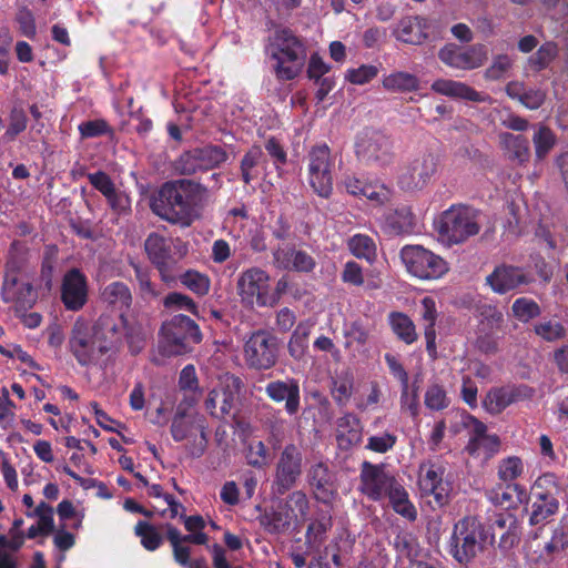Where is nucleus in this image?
Wrapping results in <instances>:
<instances>
[{
    "label": "nucleus",
    "instance_id": "obj_1",
    "mask_svg": "<svg viewBox=\"0 0 568 568\" xmlns=\"http://www.w3.org/2000/svg\"><path fill=\"white\" fill-rule=\"evenodd\" d=\"M206 187L192 180L165 182L152 202V211L161 219L181 226H190L197 216L196 206Z\"/></svg>",
    "mask_w": 568,
    "mask_h": 568
},
{
    "label": "nucleus",
    "instance_id": "obj_2",
    "mask_svg": "<svg viewBox=\"0 0 568 568\" xmlns=\"http://www.w3.org/2000/svg\"><path fill=\"white\" fill-rule=\"evenodd\" d=\"M561 487L558 478L552 473L540 475L531 485L529 493V519L530 526L537 528L530 532L534 540H538L546 524L559 511V495Z\"/></svg>",
    "mask_w": 568,
    "mask_h": 568
},
{
    "label": "nucleus",
    "instance_id": "obj_3",
    "mask_svg": "<svg viewBox=\"0 0 568 568\" xmlns=\"http://www.w3.org/2000/svg\"><path fill=\"white\" fill-rule=\"evenodd\" d=\"M271 47V58L276 62L275 77L280 81H291L298 77L306 60V48L302 39L291 29L282 28L275 31Z\"/></svg>",
    "mask_w": 568,
    "mask_h": 568
},
{
    "label": "nucleus",
    "instance_id": "obj_4",
    "mask_svg": "<svg viewBox=\"0 0 568 568\" xmlns=\"http://www.w3.org/2000/svg\"><path fill=\"white\" fill-rule=\"evenodd\" d=\"M485 526L474 516L460 518L453 527L446 550L460 566L467 567L484 550Z\"/></svg>",
    "mask_w": 568,
    "mask_h": 568
},
{
    "label": "nucleus",
    "instance_id": "obj_5",
    "mask_svg": "<svg viewBox=\"0 0 568 568\" xmlns=\"http://www.w3.org/2000/svg\"><path fill=\"white\" fill-rule=\"evenodd\" d=\"M160 336V351L165 356L189 354L203 338L199 325L184 314L173 315L163 322Z\"/></svg>",
    "mask_w": 568,
    "mask_h": 568
},
{
    "label": "nucleus",
    "instance_id": "obj_6",
    "mask_svg": "<svg viewBox=\"0 0 568 568\" xmlns=\"http://www.w3.org/2000/svg\"><path fill=\"white\" fill-rule=\"evenodd\" d=\"M480 212L466 204H453L440 215L438 234L448 245L462 244L480 231Z\"/></svg>",
    "mask_w": 568,
    "mask_h": 568
},
{
    "label": "nucleus",
    "instance_id": "obj_7",
    "mask_svg": "<svg viewBox=\"0 0 568 568\" xmlns=\"http://www.w3.org/2000/svg\"><path fill=\"white\" fill-rule=\"evenodd\" d=\"M69 351L79 365L90 366L99 363L109 352V346L93 325L82 318H78L71 328Z\"/></svg>",
    "mask_w": 568,
    "mask_h": 568
},
{
    "label": "nucleus",
    "instance_id": "obj_8",
    "mask_svg": "<svg viewBox=\"0 0 568 568\" xmlns=\"http://www.w3.org/2000/svg\"><path fill=\"white\" fill-rule=\"evenodd\" d=\"M281 341L267 329L248 334L243 344V359L246 367L255 372L268 371L278 362Z\"/></svg>",
    "mask_w": 568,
    "mask_h": 568
},
{
    "label": "nucleus",
    "instance_id": "obj_9",
    "mask_svg": "<svg viewBox=\"0 0 568 568\" xmlns=\"http://www.w3.org/2000/svg\"><path fill=\"white\" fill-rule=\"evenodd\" d=\"M307 178L313 191L323 199L333 193L336 156L326 143L313 145L307 153Z\"/></svg>",
    "mask_w": 568,
    "mask_h": 568
},
{
    "label": "nucleus",
    "instance_id": "obj_10",
    "mask_svg": "<svg viewBox=\"0 0 568 568\" xmlns=\"http://www.w3.org/2000/svg\"><path fill=\"white\" fill-rule=\"evenodd\" d=\"M407 272L423 281L443 277L448 271V263L439 255L422 245H405L399 252Z\"/></svg>",
    "mask_w": 568,
    "mask_h": 568
},
{
    "label": "nucleus",
    "instance_id": "obj_11",
    "mask_svg": "<svg viewBox=\"0 0 568 568\" xmlns=\"http://www.w3.org/2000/svg\"><path fill=\"white\" fill-rule=\"evenodd\" d=\"M359 162L366 166L384 169L394 163L395 152L390 136L378 130H366L355 144Z\"/></svg>",
    "mask_w": 568,
    "mask_h": 568
},
{
    "label": "nucleus",
    "instance_id": "obj_12",
    "mask_svg": "<svg viewBox=\"0 0 568 568\" xmlns=\"http://www.w3.org/2000/svg\"><path fill=\"white\" fill-rule=\"evenodd\" d=\"M446 466L438 458H429L419 464L418 487L424 496H433L439 507L450 501L453 481L445 477Z\"/></svg>",
    "mask_w": 568,
    "mask_h": 568
},
{
    "label": "nucleus",
    "instance_id": "obj_13",
    "mask_svg": "<svg viewBox=\"0 0 568 568\" xmlns=\"http://www.w3.org/2000/svg\"><path fill=\"white\" fill-rule=\"evenodd\" d=\"M243 386V382L239 376L226 375L219 386L210 390L204 406L211 416L226 419L234 418L236 415V399Z\"/></svg>",
    "mask_w": 568,
    "mask_h": 568
},
{
    "label": "nucleus",
    "instance_id": "obj_14",
    "mask_svg": "<svg viewBox=\"0 0 568 568\" xmlns=\"http://www.w3.org/2000/svg\"><path fill=\"white\" fill-rule=\"evenodd\" d=\"M438 160L432 153H424L400 168L397 185L405 192L420 191L427 186L437 172Z\"/></svg>",
    "mask_w": 568,
    "mask_h": 568
},
{
    "label": "nucleus",
    "instance_id": "obj_15",
    "mask_svg": "<svg viewBox=\"0 0 568 568\" xmlns=\"http://www.w3.org/2000/svg\"><path fill=\"white\" fill-rule=\"evenodd\" d=\"M227 160L226 151L220 145H205L183 152L175 162V170L183 175L217 168Z\"/></svg>",
    "mask_w": 568,
    "mask_h": 568
},
{
    "label": "nucleus",
    "instance_id": "obj_16",
    "mask_svg": "<svg viewBox=\"0 0 568 568\" xmlns=\"http://www.w3.org/2000/svg\"><path fill=\"white\" fill-rule=\"evenodd\" d=\"M303 455L294 444H287L280 454L276 463L274 487L278 495H284L293 488L302 475Z\"/></svg>",
    "mask_w": 568,
    "mask_h": 568
},
{
    "label": "nucleus",
    "instance_id": "obj_17",
    "mask_svg": "<svg viewBox=\"0 0 568 568\" xmlns=\"http://www.w3.org/2000/svg\"><path fill=\"white\" fill-rule=\"evenodd\" d=\"M144 250L150 262L158 270L161 280L168 285L173 286L176 283V276L173 272L171 240L152 232L144 242Z\"/></svg>",
    "mask_w": 568,
    "mask_h": 568
},
{
    "label": "nucleus",
    "instance_id": "obj_18",
    "mask_svg": "<svg viewBox=\"0 0 568 568\" xmlns=\"http://www.w3.org/2000/svg\"><path fill=\"white\" fill-rule=\"evenodd\" d=\"M439 60L455 69L473 70L481 67L487 60V49L476 43L462 49L455 43H447L438 51Z\"/></svg>",
    "mask_w": 568,
    "mask_h": 568
},
{
    "label": "nucleus",
    "instance_id": "obj_19",
    "mask_svg": "<svg viewBox=\"0 0 568 568\" xmlns=\"http://www.w3.org/2000/svg\"><path fill=\"white\" fill-rule=\"evenodd\" d=\"M395 476L385 469L383 464L363 462L359 474V490L373 501L382 500L392 487Z\"/></svg>",
    "mask_w": 568,
    "mask_h": 568
},
{
    "label": "nucleus",
    "instance_id": "obj_20",
    "mask_svg": "<svg viewBox=\"0 0 568 568\" xmlns=\"http://www.w3.org/2000/svg\"><path fill=\"white\" fill-rule=\"evenodd\" d=\"M268 274L258 267H251L239 276L237 292L248 305L265 306L268 302Z\"/></svg>",
    "mask_w": 568,
    "mask_h": 568
},
{
    "label": "nucleus",
    "instance_id": "obj_21",
    "mask_svg": "<svg viewBox=\"0 0 568 568\" xmlns=\"http://www.w3.org/2000/svg\"><path fill=\"white\" fill-rule=\"evenodd\" d=\"M60 298L67 311L78 312L89 298L88 278L79 268L73 267L62 277Z\"/></svg>",
    "mask_w": 568,
    "mask_h": 568
},
{
    "label": "nucleus",
    "instance_id": "obj_22",
    "mask_svg": "<svg viewBox=\"0 0 568 568\" xmlns=\"http://www.w3.org/2000/svg\"><path fill=\"white\" fill-rule=\"evenodd\" d=\"M536 541L530 537L527 556L535 564H550L568 548V528L558 524L552 528L548 541Z\"/></svg>",
    "mask_w": 568,
    "mask_h": 568
},
{
    "label": "nucleus",
    "instance_id": "obj_23",
    "mask_svg": "<svg viewBox=\"0 0 568 568\" xmlns=\"http://www.w3.org/2000/svg\"><path fill=\"white\" fill-rule=\"evenodd\" d=\"M0 296L3 303L14 304L17 311H28L36 304L38 293L30 282L20 281L14 273H6Z\"/></svg>",
    "mask_w": 568,
    "mask_h": 568
},
{
    "label": "nucleus",
    "instance_id": "obj_24",
    "mask_svg": "<svg viewBox=\"0 0 568 568\" xmlns=\"http://www.w3.org/2000/svg\"><path fill=\"white\" fill-rule=\"evenodd\" d=\"M532 395L534 389L527 385L494 387L486 394L483 403L488 413L497 415L509 405L528 399Z\"/></svg>",
    "mask_w": 568,
    "mask_h": 568
},
{
    "label": "nucleus",
    "instance_id": "obj_25",
    "mask_svg": "<svg viewBox=\"0 0 568 568\" xmlns=\"http://www.w3.org/2000/svg\"><path fill=\"white\" fill-rule=\"evenodd\" d=\"M531 282L532 278L521 267L508 264L496 266L486 277V283L498 294H505Z\"/></svg>",
    "mask_w": 568,
    "mask_h": 568
},
{
    "label": "nucleus",
    "instance_id": "obj_26",
    "mask_svg": "<svg viewBox=\"0 0 568 568\" xmlns=\"http://www.w3.org/2000/svg\"><path fill=\"white\" fill-rule=\"evenodd\" d=\"M265 394L274 403L285 402V410L290 416L296 415L301 408V389L298 381L295 378L267 383Z\"/></svg>",
    "mask_w": 568,
    "mask_h": 568
},
{
    "label": "nucleus",
    "instance_id": "obj_27",
    "mask_svg": "<svg viewBox=\"0 0 568 568\" xmlns=\"http://www.w3.org/2000/svg\"><path fill=\"white\" fill-rule=\"evenodd\" d=\"M428 19L420 16H408L399 20L393 36L407 44L419 45L428 38Z\"/></svg>",
    "mask_w": 568,
    "mask_h": 568
},
{
    "label": "nucleus",
    "instance_id": "obj_28",
    "mask_svg": "<svg viewBox=\"0 0 568 568\" xmlns=\"http://www.w3.org/2000/svg\"><path fill=\"white\" fill-rule=\"evenodd\" d=\"M430 89L442 95L471 102L483 103L489 100V95L486 93L476 91L466 83L455 80L437 79L432 83Z\"/></svg>",
    "mask_w": 568,
    "mask_h": 568
},
{
    "label": "nucleus",
    "instance_id": "obj_29",
    "mask_svg": "<svg viewBox=\"0 0 568 568\" xmlns=\"http://www.w3.org/2000/svg\"><path fill=\"white\" fill-rule=\"evenodd\" d=\"M307 479L318 500H328L334 491V474L327 464L318 462L311 466L307 473Z\"/></svg>",
    "mask_w": 568,
    "mask_h": 568
},
{
    "label": "nucleus",
    "instance_id": "obj_30",
    "mask_svg": "<svg viewBox=\"0 0 568 568\" xmlns=\"http://www.w3.org/2000/svg\"><path fill=\"white\" fill-rule=\"evenodd\" d=\"M420 316L424 321V336L426 341V352L430 359L435 361L438 357L436 346V331L435 325L437 321V308L433 297L425 296L422 302Z\"/></svg>",
    "mask_w": 568,
    "mask_h": 568
},
{
    "label": "nucleus",
    "instance_id": "obj_31",
    "mask_svg": "<svg viewBox=\"0 0 568 568\" xmlns=\"http://www.w3.org/2000/svg\"><path fill=\"white\" fill-rule=\"evenodd\" d=\"M415 224L412 209L403 205L385 216L384 229L389 235H405L414 232Z\"/></svg>",
    "mask_w": 568,
    "mask_h": 568
},
{
    "label": "nucleus",
    "instance_id": "obj_32",
    "mask_svg": "<svg viewBox=\"0 0 568 568\" xmlns=\"http://www.w3.org/2000/svg\"><path fill=\"white\" fill-rule=\"evenodd\" d=\"M333 526L332 515L328 510L318 509L310 523L305 534V545L311 549L320 548L326 539V534Z\"/></svg>",
    "mask_w": 568,
    "mask_h": 568
},
{
    "label": "nucleus",
    "instance_id": "obj_33",
    "mask_svg": "<svg viewBox=\"0 0 568 568\" xmlns=\"http://www.w3.org/2000/svg\"><path fill=\"white\" fill-rule=\"evenodd\" d=\"M362 426L359 418L353 413H346L336 420V439L339 446H353L359 443Z\"/></svg>",
    "mask_w": 568,
    "mask_h": 568
},
{
    "label": "nucleus",
    "instance_id": "obj_34",
    "mask_svg": "<svg viewBox=\"0 0 568 568\" xmlns=\"http://www.w3.org/2000/svg\"><path fill=\"white\" fill-rule=\"evenodd\" d=\"M265 163L263 150L258 145H253L243 155L240 162L241 179L248 185L257 180Z\"/></svg>",
    "mask_w": 568,
    "mask_h": 568
},
{
    "label": "nucleus",
    "instance_id": "obj_35",
    "mask_svg": "<svg viewBox=\"0 0 568 568\" xmlns=\"http://www.w3.org/2000/svg\"><path fill=\"white\" fill-rule=\"evenodd\" d=\"M101 298L121 313L130 310L133 300L130 287L120 281L108 284L101 293Z\"/></svg>",
    "mask_w": 568,
    "mask_h": 568
},
{
    "label": "nucleus",
    "instance_id": "obj_36",
    "mask_svg": "<svg viewBox=\"0 0 568 568\" xmlns=\"http://www.w3.org/2000/svg\"><path fill=\"white\" fill-rule=\"evenodd\" d=\"M503 148L508 152L509 158L523 164L530 158L529 141L524 135H515L509 132L499 134Z\"/></svg>",
    "mask_w": 568,
    "mask_h": 568
},
{
    "label": "nucleus",
    "instance_id": "obj_37",
    "mask_svg": "<svg viewBox=\"0 0 568 568\" xmlns=\"http://www.w3.org/2000/svg\"><path fill=\"white\" fill-rule=\"evenodd\" d=\"M382 85L388 92H414L419 89V79L405 71H395L383 78Z\"/></svg>",
    "mask_w": 568,
    "mask_h": 568
},
{
    "label": "nucleus",
    "instance_id": "obj_38",
    "mask_svg": "<svg viewBox=\"0 0 568 568\" xmlns=\"http://www.w3.org/2000/svg\"><path fill=\"white\" fill-rule=\"evenodd\" d=\"M175 276L176 282L199 297L205 296L210 292L211 280L204 273L190 268Z\"/></svg>",
    "mask_w": 568,
    "mask_h": 568
},
{
    "label": "nucleus",
    "instance_id": "obj_39",
    "mask_svg": "<svg viewBox=\"0 0 568 568\" xmlns=\"http://www.w3.org/2000/svg\"><path fill=\"white\" fill-rule=\"evenodd\" d=\"M28 123L29 118L23 106L21 104L12 105L8 115V126L2 139L7 142L14 141L18 135L27 130Z\"/></svg>",
    "mask_w": 568,
    "mask_h": 568
},
{
    "label": "nucleus",
    "instance_id": "obj_40",
    "mask_svg": "<svg viewBox=\"0 0 568 568\" xmlns=\"http://www.w3.org/2000/svg\"><path fill=\"white\" fill-rule=\"evenodd\" d=\"M389 324L396 336L406 344H413L417 339L415 324L408 315L393 312L389 314Z\"/></svg>",
    "mask_w": 568,
    "mask_h": 568
},
{
    "label": "nucleus",
    "instance_id": "obj_41",
    "mask_svg": "<svg viewBox=\"0 0 568 568\" xmlns=\"http://www.w3.org/2000/svg\"><path fill=\"white\" fill-rule=\"evenodd\" d=\"M348 250L357 258H364L372 263L376 258L375 241L367 234H355L347 242Z\"/></svg>",
    "mask_w": 568,
    "mask_h": 568
},
{
    "label": "nucleus",
    "instance_id": "obj_42",
    "mask_svg": "<svg viewBox=\"0 0 568 568\" xmlns=\"http://www.w3.org/2000/svg\"><path fill=\"white\" fill-rule=\"evenodd\" d=\"M162 528L165 529L166 539L172 546L174 560L179 565L187 567L192 562L190 560L191 549L186 546H182L180 530L172 524H165Z\"/></svg>",
    "mask_w": 568,
    "mask_h": 568
},
{
    "label": "nucleus",
    "instance_id": "obj_43",
    "mask_svg": "<svg viewBox=\"0 0 568 568\" xmlns=\"http://www.w3.org/2000/svg\"><path fill=\"white\" fill-rule=\"evenodd\" d=\"M134 534L140 537L141 545L148 551H155L163 544L162 535L149 521L139 520L134 527Z\"/></svg>",
    "mask_w": 568,
    "mask_h": 568
},
{
    "label": "nucleus",
    "instance_id": "obj_44",
    "mask_svg": "<svg viewBox=\"0 0 568 568\" xmlns=\"http://www.w3.org/2000/svg\"><path fill=\"white\" fill-rule=\"evenodd\" d=\"M310 326L300 323L291 335L287 344V351L292 358L300 361L304 357L308 348Z\"/></svg>",
    "mask_w": 568,
    "mask_h": 568
},
{
    "label": "nucleus",
    "instance_id": "obj_45",
    "mask_svg": "<svg viewBox=\"0 0 568 568\" xmlns=\"http://www.w3.org/2000/svg\"><path fill=\"white\" fill-rule=\"evenodd\" d=\"M424 404L426 408L433 412H440L450 405V399L444 385L434 382L430 383L424 395Z\"/></svg>",
    "mask_w": 568,
    "mask_h": 568
},
{
    "label": "nucleus",
    "instance_id": "obj_46",
    "mask_svg": "<svg viewBox=\"0 0 568 568\" xmlns=\"http://www.w3.org/2000/svg\"><path fill=\"white\" fill-rule=\"evenodd\" d=\"M525 465L520 457L508 456L498 463L497 476L505 483L515 481L524 474Z\"/></svg>",
    "mask_w": 568,
    "mask_h": 568
},
{
    "label": "nucleus",
    "instance_id": "obj_47",
    "mask_svg": "<svg viewBox=\"0 0 568 568\" xmlns=\"http://www.w3.org/2000/svg\"><path fill=\"white\" fill-rule=\"evenodd\" d=\"M558 54V47L555 42H546L529 58L532 70L541 71L549 67Z\"/></svg>",
    "mask_w": 568,
    "mask_h": 568
},
{
    "label": "nucleus",
    "instance_id": "obj_48",
    "mask_svg": "<svg viewBox=\"0 0 568 568\" xmlns=\"http://www.w3.org/2000/svg\"><path fill=\"white\" fill-rule=\"evenodd\" d=\"M418 389L419 387L416 384H413L412 386L409 383L400 385V409L403 412H407L413 418H416L419 415Z\"/></svg>",
    "mask_w": 568,
    "mask_h": 568
},
{
    "label": "nucleus",
    "instance_id": "obj_49",
    "mask_svg": "<svg viewBox=\"0 0 568 568\" xmlns=\"http://www.w3.org/2000/svg\"><path fill=\"white\" fill-rule=\"evenodd\" d=\"M353 376L349 373L333 379L332 396L338 406H345L353 394Z\"/></svg>",
    "mask_w": 568,
    "mask_h": 568
},
{
    "label": "nucleus",
    "instance_id": "obj_50",
    "mask_svg": "<svg viewBox=\"0 0 568 568\" xmlns=\"http://www.w3.org/2000/svg\"><path fill=\"white\" fill-rule=\"evenodd\" d=\"M556 141L552 130L546 125H540L532 138L536 156L544 159L555 146Z\"/></svg>",
    "mask_w": 568,
    "mask_h": 568
},
{
    "label": "nucleus",
    "instance_id": "obj_51",
    "mask_svg": "<svg viewBox=\"0 0 568 568\" xmlns=\"http://www.w3.org/2000/svg\"><path fill=\"white\" fill-rule=\"evenodd\" d=\"M81 139H93L102 135H113L114 130L104 119L81 122L78 126Z\"/></svg>",
    "mask_w": 568,
    "mask_h": 568
},
{
    "label": "nucleus",
    "instance_id": "obj_52",
    "mask_svg": "<svg viewBox=\"0 0 568 568\" xmlns=\"http://www.w3.org/2000/svg\"><path fill=\"white\" fill-rule=\"evenodd\" d=\"M261 525L270 534H278L285 531L290 526L286 514L278 510L265 511L260 518Z\"/></svg>",
    "mask_w": 568,
    "mask_h": 568
},
{
    "label": "nucleus",
    "instance_id": "obj_53",
    "mask_svg": "<svg viewBox=\"0 0 568 568\" xmlns=\"http://www.w3.org/2000/svg\"><path fill=\"white\" fill-rule=\"evenodd\" d=\"M379 68L374 64H361L358 68L347 69L345 80L355 85H364L375 79Z\"/></svg>",
    "mask_w": 568,
    "mask_h": 568
},
{
    "label": "nucleus",
    "instance_id": "obj_54",
    "mask_svg": "<svg viewBox=\"0 0 568 568\" xmlns=\"http://www.w3.org/2000/svg\"><path fill=\"white\" fill-rule=\"evenodd\" d=\"M511 311L514 316L523 323H527L540 315L539 305L534 300L526 297L517 298L513 303Z\"/></svg>",
    "mask_w": 568,
    "mask_h": 568
},
{
    "label": "nucleus",
    "instance_id": "obj_55",
    "mask_svg": "<svg viewBox=\"0 0 568 568\" xmlns=\"http://www.w3.org/2000/svg\"><path fill=\"white\" fill-rule=\"evenodd\" d=\"M163 306L165 308L183 310L195 316H199V307L196 303L190 296L183 293H169L163 300Z\"/></svg>",
    "mask_w": 568,
    "mask_h": 568
},
{
    "label": "nucleus",
    "instance_id": "obj_56",
    "mask_svg": "<svg viewBox=\"0 0 568 568\" xmlns=\"http://www.w3.org/2000/svg\"><path fill=\"white\" fill-rule=\"evenodd\" d=\"M134 270V275L139 284V290L142 297H156L159 292L154 283L151 281V271L148 267L141 266L140 264H131Z\"/></svg>",
    "mask_w": 568,
    "mask_h": 568
},
{
    "label": "nucleus",
    "instance_id": "obj_57",
    "mask_svg": "<svg viewBox=\"0 0 568 568\" xmlns=\"http://www.w3.org/2000/svg\"><path fill=\"white\" fill-rule=\"evenodd\" d=\"M486 496L493 505L505 509L515 508L517 506L513 494L509 489H506V484H499L487 490Z\"/></svg>",
    "mask_w": 568,
    "mask_h": 568
},
{
    "label": "nucleus",
    "instance_id": "obj_58",
    "mask_svg": "<svg viewBox=\"0 0 568 568\" xmlns=\"http://www.w3.org/2000/svg\"><path fill=\"white\" fill-rule=\"evenodd\" d=\"M396 443L397 436L386 432L382 435H374L368 437L365 448L374 453L385 454L392 450Z\"/></svg>",
    "mask_w": 568,
    "mask_h": 568
},
{
    "label": "nucleus",
    "instance_id": "obj_59",
    "mask_svg": "<svg viewBox=\"0 0 568 568\" xmlns=\"http://www.w3.org/2000/svg\"><path fill=\"white\" fill-rule=\"evenodd\" d=\"M466 419H467V422L465 423V425L467 427H471L473 433H474L473 437L481 438L484 440L489 442L491 444V452L496 453L500 445V440H499L498 436L497 435H487L486 434V430H487L486 425L483 422L478 420L476 417L468 415L466 417Z\"/></svg>",
    "mask_w": 568,
    "mask_h": 568
},
{
    "label": "nucleus",
    "instance_id": "obj_60",
    "mask_svg": "<svg viewBox=\"0 0 568 568\" xmlns=\"http://www.w3.org/2000/svg\"><path fill=\"white\" fill-rule=\"evenodd\" d=\"M88 180L90 184L99 191L104 197H110L109 195L116 189L114 182L104 171H97L93 173H88Z\"/></svg>",
    "mask_w": 568,
    "mask_h": 568
},
{
    "label": "nucleus",
    "instance_id": "obj_61",
    "mask_svg": "<svg viewBox=\"0 0 568 568\" xmlns=\"http://www.w3.org/2000/svg\"><path fill=\"white\" fill-rule=\"evenodd\" d=\"M535 333L547 342H555L565 337L566 329L560 323L548 321L537 324Z\"/></svg>",
    "mask_w": 568,
    "mask_h": 568
},
{
    "label": "nucleus",
    "instance_id": "obj_62",
    "mask_svg": "<svg viewBox=\"0 0 568 568\" xmlns=\"http://www.w3.org/2000/svg\"><path fill=\"white\" fill-rule=\"evenodd\" d=\"M193 423L185 419V414L178 412L171 424V435L175 442L190 438Z\"/></svg>",
    "mask_w": 568,
    "mask_h": 568
},
{
    "label": "nucleus",
    "instance_id": "obj_63",
    "mask_svg": "<svg viewBox=\"0 0 568 568\" xmlns=\"http://www.w3.org/2000/svg\"><path fill=\"white\" fill-rule=\"evenodd\" d=\"M521 537V526L520 524L510 526L506 531H504L498 541V549L503 554H507L514 547H516L520 542Z\"/></svg>",
    "mask_w": 568,
    "mask_h": 568
},
{
    "label": "nucleus",
    "instance_id": "obj_64",
    "mask_svg": "<svg viewBox=\"0 0 568 568\" xmlns=\"http://www.w3.org/2000/svg\"><path fill=\"white\" fill-rule=\"evenodd\" d=\"M268 449L263 442H256L248 446L247 463L253 467L261 468L267 464Z\"/></svg>",
    "mask_w": 568,
    "mask_h": 568
}]
</instances>
